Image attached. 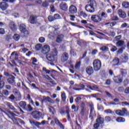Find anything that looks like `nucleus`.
<instances>
[{
  "instance_id": "f257e3e1",
  "label": "nucleus",
  "mask_w": 129,
  "mask_h": 129,
  "mask_svg": "<svg viewBox=\"0 0 129 129\" xmlns=\"http://www.w3.org/2000/svg\"><path fill=\"white\" fill-rule=\"evenodd\" d=\"M96 2L94 0H91L88 2V5H87L85 9L86 12H89V13H94L95 12V9H96Z\"/></svg>"
},
{
  "instance_id": "f03ea898",
  "label": "nucleus",
  "mask_w": 129,
  "mask_h": 129,
  "mask_svg": "<svg viewBox=\"0 0 129 129\" xmlns=\"http://www.w3.org/2000/svg\"><path fill=\"white\" fill-rule=\"evenodd\" d=\"M1 111L2 112H4L8 116L10 119H12V120L13 121L14 123H18V122H17V120H20V119L19 118H15V116H17V115L15 114L14 112H12L11 111H8L7 112H5V111H3L2 108H0Z\"/></svg>"
},
{
  "instance_id": "7ed1b4c3",
  "label": "nucleus",
  "mask_w": 129,
  "mask_h": 129,
  "mask_svg": "<svg viewBox=\"0 0 129 129\" xmlns=\"http://www.w3.org/2000/svg\"><path fill=\"white\" fill-rule=\"evenodd\" d=\"M58 55V51L56 48H53L50 54L46 55V58L48 61L54 62L56 59V56Z\"/></svg>"
},
{
  "instance_id": "20e7f679",
  "label": "nucleus",
  "mask_w": 129,
  "mask_h": 129,
  "mask_svg": "<svg viewBox=\"0 0 129 129\" xmlns=\"http://www.w3.org/2000/svg\"><path fill=\"white\" fill-rule=\"evenodd\" d=\"M31 115L34 119H36L37 120H40L41 118L42 119H44V117L42 116V112L39 111H33L31 112Z\"/></svg>"
},
{
  "instance_id": "39448f33",
  "label": "nucleus",
  "mask_w": 129,
  "mask_h": 129,
  "mask_svg": "<svg viewBox=\"0 0 129 129\" xmlns=\"http://www.w3.org/2000/svg\"><path fill=\"white\" fill-rule=\"evenodd\" d=\"M93 65L95 71H99L101 68V61L99 59H96L94 60Z\"/></svg>"
},
{
  "instance_id": "423d86ee",
  "label": "nucleus",
  "mask_w": 129,
  "mask_h": 129,
  "mask_svg": "<svg viewBox=\"0 0 129 129\" xmlns=\"http://www.w3.org/2000/svg\"><path fill=\"white\" fill-rule=\"evenodd\" d=\"M91 19L95 23H100L102 21L101 17L98 15H92Z\"/></svg>"
},
{
  "instance_id": "0eeeda50",
  "label": "nucleus",
  "mask_w": 129,
  "mask_h": 129,
  "mask_svg": "<svg viewBox=\"0 0 129 129\" xmlns=\"http://www.w3.org/2000/svg\"><path fill=\"white\" fill-rule=\"evenodd\" d=\"M26 28V25H25L24 24H20V25L19 26V29H20V30L21 31V33H23V34H24V35H25V36L27 35H29V31H28L27 30Z\"/></svg>"
},
{
  "instance_id": "6e6552de",
  "label": "nucleus",
  "mask_w": 129,
  "mask_h": 129,
  "mask_svg": "<svg viewBox=\"0 0 129 129\" xmlns=\"http://www.w3.org/2000/svg\"><path fill=\"white\" fill-rule=\"evenodd\" d=\"M9 8V4L7 2L4 1L0 3V9H2V11H6L8 10Z\"/></svg>"
},
{
  "instance_id": "1a4fd4ad",
  "label": "nucleus",
  "mask_w": 129,
  "mask_h": 129,
  "mask_svg": "<svg viewBox=\"0 0 129 129\" xmlns=\"http://www.w3.org/2000/svg\"><path fill=\"white\" fill-rule=\"evenodd\" d=\"M69 58V54L67 52H63L61 56L60 60L61 62H66Z\"/></svg>"
},
{
  "instance_id": "9d476101",
  "label": "nucleus",
  "mask_w": 129,
  "mask_h": 129,
  "mask_svg": "<svg viewBox=\"0 0 129 129\" xmlns=\"http://www.w3.org/2000/svg\"><path fill=\"white\" fill-rule=\"evenodd\" d=\"M29 22L30 24H32V25H35V24H37L38 23V19H37V16L34 15H32L30 17Z\"/></svg>"
},
{
  "instance_id": "9b49d317",
  "label": "nucleus",
  "mask_w": 129,
  "mask_h": 129,
  "mask_svg": "<svg viewBox=\"0 0 129 129\" xmlns=\"http://www.w3.org/2000/svg\"><path fill=\"white\" fill-rule=\"evenodd\" d=\"M119 58L117 57H115L111 62L112 67H115V66H118V65H119Z\"/></svg>"
},
{
  "instance_id": "f8f14e48",
  "label": "nucleus",
  "mask_w": 129,
  "mask_h": 129,
  "mask_svg": "<svg viewBox=\"0 0 129 129\" xmlns=\"http://www.w3.org/2000/svg\"><path fill=\"white\" fill-rule=\"evenodd\" d=\"M120 59L122 63H126V62L128 61V54H122L121 56H120Z\"/></svg>"
},
{
  "instance_id": "ddd939ff",
  "label": "nucleus",
  "mask_w": 129,
  "mask_h": 129,
  "mask_svg": "<svg viewBox=\"0 0 129 129\" xmlns=\"http://www.w3.org/2000/svg\"><path fill=\"white\" fill-rule=\"evenodd\" d=\"M89 106L90 108L89 117L91 119H92V118H93V114L94 112V106L93 105V104H91Z\"/></svg>"
},
{
  "instance_id": "4468645a",
  "label": "nucleus",
  "mask_w": 129,
  "mask_h": 129,
  "mask_svg": "<svg viewBox=\"0 0 129 129\" xmlns=\"http://www.w3.org/2000/svg\"><path fill=\"white\" fill-rule=\"evenodd\" d=\"M71 14H76L77 13V8L74 5H71L69 9Z\"/></svg>"
},
{
  "instance_id": "2eb2a0df",
  "label": "nucleus",
  "mask_w": 129,
  "mask_h": 129,
  "mask_svg": "<svg viewBox=\"0 0 129 129\" xmlns=\"http://www.w3.org/2000/svg\"><path fill=\"white\" fill-rule=\"evenodd\" d=\"M42 52L43 54H47L50 52V46L49 45H45L43 46L42 49Z\"/></svg>"
},
{
  "instance_id": "dca6fc26",
  "label": "nucleus",
  "mask_w": 129,
  "mask_h": 129,
  "mask_svg": "<svg viewBox=\"0 0 129 129\" xmlns=\"http://www.w3.org/2000/svg\"><path fill=\"white\" fill-rule=\"evenodd\" d=\"M54 122L56 124V125H58V126H59L60 128H61V129L65 128V127H64V125H63V124H62V123H61V122L59 121V119H58V118H54Z\"/></svg>"
},
{
  "instance_id": "f3484780",
  "label": "nucleus",
  "mask_w": 129,
  "mask_h": 129,
  "mask_svg": "<svg viewBox=\"0 0 129 129\" xmlns=\"http://www.w3.org/2000/svg\"><path fill=\"white\" fill-rule=\"evenodd\" d=\"M86 72L89 75H92L94 72V70H93V68L92 67H88L86 69Z\"/></svg>"
},
{
  "instance_id": "a211bd4d",
  "label": "nucleus",
  "mask_w": 129,
  "mask_h": 129,
  "mask_svg": "<svg viewBox=\"0 0 129 129\" xmlns=\"http://www.w3.org/2000/svg\"><path fill=\"white\" fill-rule=\"evenodd\" d=\"M15 79L16 78L14 76H11L8 79L7 81L9 84H16Z\"/></svg>"
},
{
  "instance_id": "6ab92c4d",
  "label": "nucleus",
  "mask_w": 129,
  "mask_h": 129,
  "mask_svg": "<svg viewBox=\"0 0 129 129\" xmlns=\"http://www.w3.org/2000/svg\"><path fill=\"white\" fill-rule=\"evenodd\" d=\"M114 81L115 83H121L122 82V76L119 75L115 77L114 79Z\"/></svg>"
},
{
  "instance_id": "aec40b11",
  "label": "nucleus",
  "mask_w": 129,
  "mask_h": 129,
  "mask_svg": "<svg viewBox=\"0 0 129 129\" xmlns=\"http://www.w3.org/2000/svg\"><path fill=\"white\" fill-rule=\"evenodd\" d=\"M9 27L12 31H17V25L13 21H11L9 23Z\"/></svg>"
},
{
  "instance_id": "412c9836",
  "label": "nucleus",
  "mask_w": 129,
  "mask_h": 129,
  "mask_svg": "<svg viewBox=\"0 0 129 129\" xmlns=\"http://www.w3.org/2000/svg\"><path fill=\"white\" fill-rule=\"evenodd\" d=\"M29 122L31 125H35L37 127H39L41 125V122L34 121L33 119L29 120Z\"/></svg>"
},
{
  "instance_id": "4be33fe9",
  "label": "nucleus",
  "mask_w": 129,
  "mask_h": 129,
  "mask_svg": "<svg viewBox=\"0 0 129 129\" xmlns=\"http://www.w3.org/2000/svg\"><path fill=\"white\" fill-rule=\"evenodd\" d=\"M118 14L120 18H126V14H125V12L121 9L118 10Z\"/></svg>"
},
{
  "instance_id": "5701e85b",
  "label": "nucleus",
  "mask_w": 129,
  "mask_h": 129,
  "mask_svg": "<svg viewBox=\"0 0 129 129\" xmlns=\"http://www.w3.org/2000/svg\"><path fill=\"white\" fill-rule=\"evenodd\" d=\"M6 78L3 77V76L0 75V89H2L4 88V86H5V80Z\"/></svg>"
},
{
  "instance_id": "b1692460",
  "label": "nucleus",
  "mask_w": 129,
  "mask_h": 129,
  "mask_svg": "<svg viewBox=\"0 0 129 129\" xmlns=\"http://www.w3.org/2000/svg\"><path fill=\"white\" fill-rule=\"evenodd\" d=\"M59 7L62 11H67L68 10V6L66 3H61L59 5Z\"/></svg>"
},
{
  "instance_id": "393cba45",
  "label": "nucleus",
  "mask_w": 129,
  "mask_h": 129,
  "mask_svg": "<svg viewBox=\"0 0 129 129\" xmlns=\"http://www.w3.org/2000/svg\"><path fill=\"white\" fill-rule=\"evenodd\" d=\"M13 92L15 95H17V98L19 99V100H21V93H20V91L18 90L17 89H14L13 90Z\"/></svg>"
},
{
  "instance_id": "a878e982",
  "label": "nucleus",
  "mask_w": 129,
  "mask_h": 129,
  "mask_svg": "<svg viewBox=\"0 0 129 129\" xmlns=\"http://www.w3.org/2000/svg\"><path fill=\"white\" fill-rule=\"evenodd\" d=\"M64 38V35L60 34L57 36L56 42L57 43H61L62 41H63V39Z\"/></svg>"
},
{
  "instance_id": "bb28decb",
  "label": "nucleus",
  "mask_w": 129,
  "mask_h": 129,
  "mask_svg": "<svg viewBox=\"0 0 129 129\" xmlns=\"http://www.w3.org/2000/svg\"><path fill=\"white\" fill-rule=\"evenodd\" d=\"M5 104H6L10 109H11V110H16V108L11 104V103L9 102H5Z\"/></svg>"
},
{
  "instance_id": "cd10ccee",
  "label": "nucleus",
  "mask_w": 129,
  "mask_h": 129,
  "mask_svg": "<svg viewBox=\"0 0 129 129\" xmlns=\"http://www.w3.org/2000/svg\"><path fill=\"white\" fill-rule=\"evenodd\" d=\"M19 106L23 109L26 110V107L27 106V103L24 101H21L19 103Z\"/></svg>"
},
{
  "instance_id": "c85d7f7f",
  "label": "nucleus",
  "mask_w": 129,
  "mask_h": 129,
  "mask_svg": "<svg viewBox=\"0 0 129 129\" xmlns=\"http://www.w3.org/2000/svg\"><path fill=\"white\" fill-rule=\"evenodd\" d=\"M43 98L44 100H47L48 102H50V103H55V101H54L53 100L50 98V97L49 96H43Z\"/></svg>"
},
{
  "instance_id": "c756f323",
  "label": "nucleus",
  "mask_w": 129,
  "mask_h": 129,
  "mask_svg": "<svg viewBox=\"0 0 129 129\" xmlns=\"http://www.w3.org/2000/svg\"><path fill=\"white\" fill-rule=\"evenodd\" d=\"M9 100L11 101V102H13V101H15L16 99H17V97L15 96L14 94H11L10 96L8 97Z\"/></svg>"
},
{
  "instance_id": "7c9ffc66",
  "label": "nucleus",
  "mask_w": 129,
  "mask_h": 129,
  "mask_svg": "<svg viewBox=\"0 0 129 129\" xmlns=\"http://www.w3.org/2000/svg\"><path fill=\"white\" fill-rule=\"evenodd\" d=\"M96 122L99 123L100 124H102V123H103L104 121V120L103 119V118L101 117H98L96 120Z\"/></svg>"
},
{
  "instance_id": "2f4dec72",
  "label": "nucleus",
  "mask_w": 129,
  "mask_h": 129,
  "mask_svg": "<svg viewBox=\"0 0 129 129\" xmlns=\"http://www.w3.org/2000/svg\"><path fill=\"white\" fill-rule=\"evenodd\" d=\"M78 44L80 46H85L86 45H87V42H86L83 40H80V41H78Z\"/></svg>"
},
{
  "instance_id": "473e14b6",
  "label": "nucleus",
  "mask_w": 129,
  "mask_h": 129,
  "mask_svg": "<svg viewBox=\"0 0 129 129\" xmlns=\"http://www.w3.org/2000/svg\"><path fill=\"white\" fill-rule=\"evenodd\" d=\"M116 121H117V122H124L125 119L123 117H119L117 118Z\"/></svg>"
},
{
  "instance_id": "72a5a7b5",
  "label": "nucleus",
  "mask_w": 129,
  "mask_h": 129,
  "mask_svg": "<svg viewBox=\"0 0 129 129\" xmlns=\"http://www.w3.org/2000/svg\"><path fill=\"white\" fill-rule=\"evenodd\" d=\"M92 88L93 90H95L96 91H98V92H102V91L99 89V87L95 85L92 86Z\"/></svg>"
},
{
  "instance_id": "f704fd0d",
  "label": "nucleus",
  "mask_w": 129,
  "mask_h": 129,
  "mask_svg": "<svg viewBox=\"0 0 129 129\" xmlns=\"http://www.w3.org/2000/svg\"><path fill=\"white\" fill-rule=\"evenodd\" d=\"M43 48V46L41 44H37L35 45V49L36 51H40Z\"/></svg>"
},
{
  "instance_id": "c9c22d12",
  "label": "nucleus",
  "mask_w": 129,
  "mask_h": 129,
  "mask_svg": "<svg viewBox=\"0 0 129 129\" xmlns=\"http://www.w3.org/2000/svg\"><path fill=\"white\" fill-rule=\"evenodd\" d=\"M120 72L122 76H125V75L127 74V71L125 69H121Z\"/></svg>"
},
{
  "instance_id": "e433bc0d",
  "label": "nucleus",
  "mask_w": 129,
  "mask_h": 129,
  "mask_svg": "<svg viewBox=\"0 0 129 129\" xmlns=\"http://www.w3.org/2000/svg\"><path fill=\"white\" fill-rule=\"evenodd\" d=\"M20 35L18 34H15L13 36V39L15 41H19V40H20Z\"/></svg>"
},
{
  "instance_id": "4c0bfd02",
  "label": "nucleus",
  "mask_w": 129,
  "mask_h": 129,
  "mask_svg": "<svg viewBox=\"0 0 129 129\" xmlns=\"http://www.w3.org/2000/svg\"><path fill=\"white\" fill-rule=\"evenodd\" d=\"M121 110L122 116H123L124 115H125V114H127L128 112H127V110H126V109L123 108H122V110Z\"/></svg>"
},
{
  "instance_id": "58836bf2",
  "label": "nucleus",
  "mask_w": 129,
  "mask_h": 129,
  "mask_svg": "<svg viewBox=\"0 0 129 129\" xmlns=\"http://www.w3.org/2000/svg\"><path fill=\"white\" fill-rule=\"evenodd\" d=\"M2 94L3 96H4V95H5L6 96H8L9 94H10V93L9 92V91L7 90H3L2 91Z\"/></svg>"
},
{
  "instance_id": "ea45409f",
  "label": "nucleus",
  "mask_w": 129,
  "mask_h": 129,
  "mask_svg": "<svg viewBox=\"0 0 129 129\" xmlns=\"http://www.w3.org/2000/svg\"><path fill=\"white\" fill-rule=\"evenodd\" d=\"M124 44V41L122 40H119L116 42L117 46H121Z\"/></svg>"
},
{
  "instance_id": "a19ab883",
  "label": "nucleus",
  "mask_w": 129,
  "mask_h": 129,
  "mask_svg": "<svg viewBox=\"0 0 129 129\" xmlns=\"http://www.w3.org/2000/svg\"><path fill=\"white\" fill-rule=\"evenodd\" d=\"M124 49H125V46H124L123 47H121V48H120L117 51V54H122L123 52V50H124Z\"/></svg>"
},
{
  "instance_id": "79ce46f5",
  "label": "nucleus",
  "mask_w": 129,
  "mask_h": 129,
  "mask_svg": "<svg viewBox=\"0 0 129 129\" xmlns=\"http://www.w3.org/2000/svg\"><path fill=\"white\" fill-rule=\"evenodd\" d=\"M107 17V14L105 13V12H102L101 14V19H106Z\"/></svg>"
},
{
  "instance_id": "37998d69",
  "label": "nucleus",
  "mask_w": 129,
  "mask_h": 129,
  "mask_svg": "<svg viewBox=\"0 0 129 129\" xmlns=\"http://www.w3.org/2000/svg\"><path fill=\"white\" fill-rule=\"evenodd\" d=\"M31 61H32V64L35 66H36L37 64H36V63L38 62V60H37V59L35 57H32L31 58Z\"/></svg>"
},
{
  "instance_id": "c03bdc74",
  "label": "nucleus",
  "mask_w": 129,
  "mask_h": 129,
  "mask_svg": "<svg viewBox=\"0 0 129 129\" xmlns=\"http://www.w3.org/2000/svg\"><path fill=\"white\" fill-rule=\"evenodd\" d=\"M122 6L123 8H125V9H127V8H129V3L124 2L122 4Z\"/></svg>"
},
{
  "instance_id": "a18cd8bd",
  "label": "nucleus",
  "mask_w": 129,
  "mask_h": 129,
  "mask_svg": "<svg viewBox=\"0 0 129 129\" xmlns=\"http://www.w3.org/2000/svg\"><path fill=\"white\" fill-rule=\"evenodd\" d=\"M72 109L74 110L75 112H76V111H78V110L79 109V107H76L75 105H73L72 106Z\"/></svg>"
},
{
  "instance_id": "49530a36",
  "label": "nucleus",
  "mask_w": 129,
  "mask_h": 129,
  "mask_svg": "<svg viewBox=\"0 0 129 129\" xmlns=\"http://www.w3.org/2000/svg\"><path fill=\"white\" fill-rule=\"evenodd\" d=\"M100 49L101 50V51H108V47L106 46H101L100 48Z\"/></svg>"
},
{
  "instance_id": "de8ad7c7",
  "label": "nucleus",
  "mask_w": 129,
  "mask_h": 129,
  "mask_svg": "<svg viewBox=\"0 0 129 129\" xmlns=\"http://www.w3.org/2000/svg\"><path fill=\"white\" fill-rule=\"evenodd\" d=\"M115 113L119 116H122V113L121 112V110H117L115 111Z\"/></svg>"
},
{
  "instance_id": "09e8293b",
  "label": "nucleus",
  "mask_w": 129,
  "mask_h": 129,
  "mask_svg": "<svg viewBox=\"0 0 129 129\" xmlns=\"http://www.w3.org/2000/svg\"><path fill=\"white\" fill-rule=\"evenodd\" d=\"M85 110H85L84 107L82 106L81 107V112H80L81 115L83 116V115H84V114H85Z\"/></svg>"
},
{
  "instance_id": "8fccbe9b",
  "label": "nucleus",
  "mask_w": 129,
  "mask_h": 129,
  "mask_svg": "<svg viewBox=\"0 0 129 129\" xmlns=\"http://www.w3.org/2000/svg\"><path fill=\"white\" fill-rule=\"evenodd\" d=\"M61 98H62V101L63 102L66 101V94H65V93L61 94Z\"/></svg>"
},
{
  "instance_id": "3c124183",
  "label": "nucleus",
  "mask_w": 129,
  "mask_h": 129,
  "mask_svg": "<svg viewBox=\"0 0 129 129\" xmlns=\"http://www.w3.org/2000/svg\"><path fill=\"white\" fill-rule=\"evenodd\" d=\"M80 15L83 17V18H86L88 17V15L86 13H85L84 12H80Z\"/></svg>"
},
{
  "instance_id": "603ef678",
  "label": "nucleus",
  "mask_w": 129,
  "mask_h": 129,
  "mask_svg": "<svg viewBox=\"0 0 129 129\" xmlns=\"http://www.w3.org/2000/svg\"><path fill=\"white\" fill-rule=\"evenodd\" d=\"M49 6V3L47 1H44L42 3V7L44 8H47Z\"/></svg>"
},
{
  "instance_id": "864d4df0",
  "label": "nucleus",
  "mask_w": 129,
  "mask_h": 129,
  "mask_svg": "<svg viewBox=\"0 0 129 129\" xmlns=\"http://www.w3.org/2000/svg\"><path fill=\"white\" fill-rule=\"evenodd\" d=\"M48 20L49 22H53V21H55V18H54V16H49L48 17Z\"/></svg>"
},
{
  "instance_id": "5fc2aeb1",
  "label": "nucleus",
  "mask_w": 129,
  "mask_h": 129,
  "mask_svg": "<svg viewBox=\"0 0 129 129\" xmlns=\"http://www.w3.org/2000/svg\"><path fill=\"white\" fill-rule=\"evenodd\" d=\"M38 41L40 43H44V42H45V38L43 37H41L39 38Z\"/></svg>"
},
{
  "instance_id": "6e6d98bb",
  "label": "nucleus",
  "mask_w": 129,
  "mask_h": 129,
  "mask_svg": "<svg viewBox=\"0 0 129 129\" xmlns=\"http://www.w3.org/2000/svg\"><path fill=\"white\" fill-rule=\"evenodd\" d=\"M121 104L122 106H126L129 105V103L127 102H121Z\"/></svg>"
},
{
  "instance_id": "4d7b16f0",
  "label": "nucleus",
  "mask_w": 129,
  "mask_h": 129,
  "mask_svg": "<svg viewBox=\"0 0 129 129\" xmlns=\"http://www.w3.org/2000/svg\"><path fill=\"white\" fill-rule=\"evenodd\" d=\"M117 50V48L115 46H112L111 48V51L112 52H115Z\"/></svg>"
},
{
  "instance_id": "13d9d810",
  "label": "nucleus",
  "mask_w": 129,
  "mask_h": 129,
  "mask_svg": "<svg viewBox=\"0 0 129 129\" xmlns=\"http://www.w3.org/2000/svg\"><path fill=\"white\" fill-rule=\"evenodd\" d=\"M70 54L73 56H76V52H75V51H74L73 49L71 50Z\"/></svg>"
},
{
  "instance_id": "bf43d9fd",
  "label": "nucleus",
  "mask_w": 129,
  "mask_h": 129,
  "mask_svg": "<svg viewBox=\"0 0 129 129\" xmlns=\"http://www.w3.org/2000/svg\"><path fill=\"white\" fill-rule=\"evenodd\" d=\"M43 77L45 78V79H47V80H52V78H51L48 75H43Z\"/></svg>"
},
{
  "instance_id": "052dcab7",
  "label": "nucleus",
  "mask_w": 129,
  "mask_h": 129,
  "mask_svg": "<svg viewBox=\"0 0 129 129\" xmlns=\"http://www.w3.org/2000/svg\"><path fill=\"white\" fill-rule=\"evenodd\" d=\"M81 63V61H79L78 62H77L76 64V66H75V68L76 69H78V68H79L80 67V64Z\"/></svg>"
},
{
  "instance_id": "680f3d73",
  "label": "nucleus",
  "mask_w": 129,
  "mask_h": 129,
  "mask_svg": "<svg viewBox=\"0 0 129 129\" xmlns=\"http://www.w3.org/2000/svg\"><path fill=\"white\" fill-rule=\"evenodd\" d=\"M50 11H51V12H52V13H54V12H55V7H54L53 5H50Z\"/></svg>"
},
{
  "instance_id": "e2e57ef3",
  "label": "nucleus",
  "mask_w": 129,
  "mask_h": 129,
  "mask_svg": "<svg viewBox=\"0 0 129 129\" xmlns=\"http://www.w3.org/2000/svg\"><path fill=\"white\" fill-rule=\"evenodd\" d=\"M70 17L71 21H72L73 22H74V21H75V18H76V17H75V16L70 15Z\"/></svg>"
},
{
  "instance_id": "0e129e2a",
  "label": "nucleus",
  "mask_w": 129,
  "mask_h": 129,
  "mask_svg": "<svg viewBox=\"0 0 129 129\" xmlns=\"http://www.w3.org/2000/svg\"><path fill=\"white\" fill-rule=\"evenodd\" d=\"M6 33L5 31V29L4 28H0V34L1 35H4Z\"/></svg>"
},
{
  "instance_id": "69168bd1",
  "label": "nucleus",
  "mask_w": 129,
  "mask_h": 129,
  "mask_svg": "<svg viewBox=\"0 0 129 129\" xmlns=\"http://www.w3.org/2000/svg\"><path fill=\"white\" fill-rule=\"evenodd\" d=\"M104 112H105V113H112V111H111V110H110V109H106L104 110Z\"/></svg>"
},
{
  "instance_id": "338daca9",
  "label": "nucleus",
  "mask_w": 129,
  "mask_h": 129,
  "mask_svg": "<svg viewBox=\"0 0 129 129\" xmlns=\"http://www.w3.org/2000/svg\"><path fill=\"white\" fill-rule=\"evenodd\" d=\"M54 18V20H57V19H60V15L59 14H55L53 16Z\"/></svg>"
},
{
  "instance_id": "774afa93",
  "label": "nucleus",
  "mask_w": 129,
  "mask_h": 129,
  "mask_svg": "<svg viewBox=\"0 0 129 129\" xmlns=\"http://www.w3.org/2000/svg\"><path fill=\"white\" fill-rule=\"evenodd\" d=\"M124 93L125 94H129V87H128L125 89Z\"/></svg>"
}]
</instances>
